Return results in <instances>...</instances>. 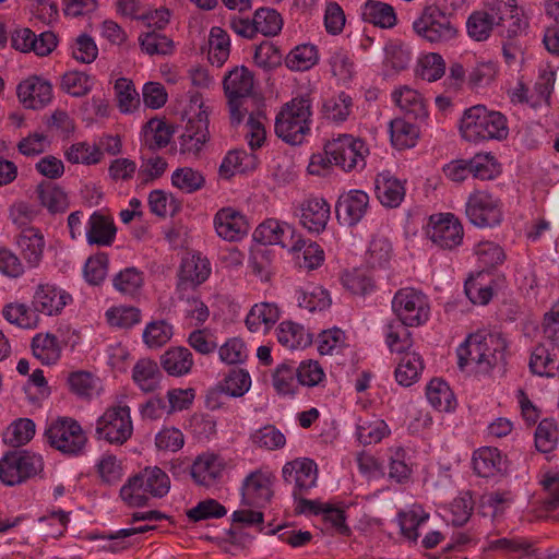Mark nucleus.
<instances>
[{
    "label": "nucleus",
    "instance_id": "24",
    "mask_svg": "<svg viewBox=\"0 0 559 559\" xmlns=\"http://www.w3.org/2000/svg\"><path fill=\"white\" fill-rule=\"evenodd\" d=\"M295 228L275 218H269L261 223L253 231V239L262 245H280L290 249L296 239Z\"/></svg>",
    "mask_w": 559,
    "mask_h": 559
},
{
    "label": "nucleus",
    "instance_id": "39",
    "mask_svg": "<svg viewBox=\"0 0 559 559\" xmlns=\"http://www.w3.org/2000/svg\"><path fill=\"white\" fill-rule=\"evenodd\" d=\"M132 379L143 392H153L159 386L162 372L155 361L143 358L134 365Z\"/></svg>",
    "mask_w": 559,
    "mask_h": 559
},
{
    "label": "nucleus",
    "instance_id": "18",
    "mask_svg": "<svg viewBox=\"0 0 559 559\" xmlns=\"http://www.w3.org/2000/svg\"><path fill=\"white\" fill-rule=\"evenodd\" d=\"M211 263L201 254H189L181 260L176 290L180 298L188 289H195L211 275Z\"/></svg>",
    "mask_w": 559,
    "mask_h": 559
},
{
    "label": "nucleus",
    "instance_id": "9",
    "mask_svg": "<svg viewBox=\"0 0 559 559\" xmlns=\"http://www.w3.org/2000/svg\"><path fill=\"white\" fill-rule=\"evenodd\" d=\"M324 152L334 165L344 171H352L365 167L369 150L361 139L340 133L325 142Z\"/></svg>",
    "mask_w": 559,
    "mask_h": 559
},
{
    "label": "nucleus",
    "instance_id": "30",
    "mask_svg": "<svg viewBox=\"0 0 559 559\" xmlns=\"http://www.w3.org/2000/svg\"><path fill=\"white\" fill-rule=\"evenodd\" d=\"M404 182L388 171L376 178V194L380 203L386 207H397L405 198Z\"/></svg>",
    "mask_w": 559,
    "mask_h": 559
},
{
    "label": "nucleus",
    "instance_id": "58",
    "mask_svg": "<svg viewBox=\"0 0 559 559\" xmlns=\"http://www.w3.org/2000/svg\"><path fill=\"white\" fill-rule=\"evenodd\" d=\"M429 514L419 507L399 513V523L404 537L411 542H417L418 527L427 522Z\"/></svg>",
    "mask_w": 559,
    "mask_h": 559
},
{
    "label": "nucleus",
    "instance_id": "42",
    "mask_svg": "<svg viewBox=\"0 0 559 559\" xmlns=\"http://www.w3.org/2000/svg\"><path fill=\"white\" fill-rule=\"evenodd\" d=\"M32 350L34 356L44 365L57 362L61 356V346L56 335L36 334L32 341Z\"/></svg>",
    "mask_w": 559,
    "mask_h": 559
},
{
    "label": "nucleus",
    "instance_id": "48",
    "mask_svg": "<svg viewBox=\"0 0 559 559\" xmlns=\"http://www.w3.org/2000/svg\"><path fill=\"white\" fill-rule=\"evenodd\" d=\"M424 369L423 359L417 353H405L395 369V379L403 386H411Z\"/></svg>",
    "mask_w": 559,
    "mask_h": 559
},
{
    "label": "nucleus",
    "instance_id": "32",
    "mask_svg": "<svg viewBox=\"0 0 559 559\" xmlns=\"http://www.w3.org/2000/svg\"><path fill=\"white\" fill-rule=\"evenodd\" d=\"M116 236V228L110 216L95 211L88 219L86 239L91 245L109 246Z\"/></svg>",
    "mask_w": 559,
    "mask_h": 559
},
{
    "label": "nucleus",
    "instance_id": "41",
    "mask_svg": "<svg viewBox=\"0 0 559 559\" xmlns=\"http://www.w3.org/2000/svg\"><path fill=\"white\" fill-rule=\"evenodd\" d=\"M2 316L9 323L26 330L35 329L39 322L34 307L17 301L3 306Z\"/></svg>",
    "mask_w": 559,
    "mask_h": 559
},
{
    "label": "nucleus",
    "instance_id": "4",
    "mask_svg": "<svg viewBox=\"0 0 559 559\" xmlns=\"http://www.w3.org/2000/svg\"><path fill=\"white\" fill-rule=\"evenodd\" d=\"M460 133L465 141L472 143L501 141L509 134L508 121L501 112L476 105L464 110Z\"/></svg>",
    "mask_w": 559,
    "mask_h": 559
},
{
    "label": "nucleus",
    "instance_id": "14",
    "mask_svg": "<svg viewBox=\"0 0 559 559\" xmlns=\"http://www.w3.org/2000/svg\"><path fill=\"white\" fill-rule=\"evenodd\" d=\"M427 238L441 249L452 250L463 241V226L452 213H439L429 217Z\"/></svg>",
    "mask_w": 559,
    "mask_h": 559
},
{
    "label": "nucleus",
    "instance_id": "37",
    "mask_svg": "<svg viewBox=\"0 0 559 559\" xmlns=\"http://www.w3.org/2000/svg\"><path fill=\"white\" fill-rule=\"evenodd\" d=\"M361 16L366 22L381 28H392L397 21L392 5L376 0H368L361 7Z\"/></svg>",
    "mask_w": 559,
    "mask_h": 559
},
{
    "label": "nucleus",
    "instance_id": "44",
    "mask_svg": "<svg viewBox=\"0 0 559 559\" xmlns=\"http://www.w3.org/2000/svg\"><path fill=\"white\" fill-rule=\"evenodd\" d=\"M390 136L393 146L396 148H411L417 143L419 128L403 118H396L390 122Z\"/></svg>",
    "mask_w": 559,
    "mask_h": 559
},
{
    "label": "nucleus",
    "instance_id": "53",
    "mask_svg": "<svg viewBox=\"0 0 559 559\" xmlns=\"http://www.w3.org/2000/svg\"><path fill=\"white\" fill-rule=\"evenodd\" d=\"M171 185L185 193H194L205 185L203 174L192 167H179L171 174Z\"/></svg>",
    "mask_w": 559,
    "mask_h": 559
},
{
    "label": "nucleus",
    "instance_id": "40",
    "mask_svg": "<svg viewBox=\"0 0 559 559\" xmlns=\"http://www.w3.org/2000/svg\"><path fill=\"white\" fill-rule=\"evenodd\" d=\"M473 465L480 477H491L502 469L503 459L497 448L484 447L475 451Z\"/></svg>",
    "mask_w": 559,
    "mask_h": 559
},
{
    "label": "nucleus",
    "instance_id": "15",
    "mask_svg": "<svg viewBox=\"0 0 559 559\" xmlns=\"http://www.w3.org/2000/svg\"><path fill=\"white\" fill-rule=\"evenodd\" d=\"M253 88V76L245 68H235L225 76L224 90L228 98L230 121L233 124H239L243 119L241 110V98L250 95Z\"/></svg>",
    "mask_w": 559,
    "mask_h": 559
},
{
    "label": "nucleus",
    "instance_id": "12",
    "mask_svg": "<svg viewBox=\"0 0 559 559\" xmlns=\"http://www.w3.org/2000/svg\"><path fill=\"white\" fill-rule=\"evenodd\" d=\"M49 444L68 455H79L85 448L87 438L81 425L68 417L58 418L46 429Z\"/></svg>",
    "mask_w": 559,
    "mask_h": 559
},
{
    "label": "nucleus",
    "instance_id": "8",
    "mask_svg": "<svg viewBox=\"0 0 559 559\" xmlns=\"http://www.w3.org/2000/svg\"><path fill=\"white\" fill-rule=\"evenodd\" d=\"M44 466V459L38 453L28 450L13 451L0 460V480L8 486L20 485L40 476Z\"/></svg>",
    "mask_w": 559,
    "mask_h": 559
},
{
    "label": "nucleus",
    "instance_id": "19",
    "mask_svg": "<svg viewBox=\"0 0 559 559\" xmlns=\"http://www.w3.org/2000/svg\"><path fill=\"white\" fill-rule=\"evenodd\" d=\"M217 236L226 241H239L250 229L247 217L238 210L226 206L219 209L213 218Z\"/></svg>",
    "mask_w": 559,
    "mask_h": 559
},
{
    "label": "nucleus",
    "instance_id": "63",
    "mask_svg": "<svg viewBox=\"0 0 559 559\" xmlns=\"http://www.w3.org/2000/svg\"><path fill=\"white\" fill-rule=\"evenodd\" d=\"M93 85L94 78L81 71H69L63 74L61 80L62 90L75 97L86 95Z\"/></svg>",
    "mask_w": 559,
    "mask_h": 559
},
{
    "label": "nucleus",
    "instance_id": "62",
    "mask_svg": "<svg viewBox=\"0 0 559 559\" xmlns=\"http://www.w3.org/2000/svg\"><path fill=\"white\" fill-rule=\"evenodd\" d=\"M266 117L263 111L251 112L246 122V139L252 151L263 146L266 140Z\"/></svg>",
    "mask_w": 559,
    "mask_h": 559
},
{
    "label": "nucleus",
    "instance_id": "11",
    "mask_svg": "<svg viewBox=\"0 0 559 559\" xmlns=\"http://www.w3.org/2000/svg\"><path fill=\"white\" fill-rule=\"evenodd\" d=\"M275 474L266 466H261L249 472L241 481V506L263 509L267 507L274 497Z\"/></svg>",
    "mask_w": 559,
    "mask_h": 559
},
{
    "label": "nucleus",
    "instance_id": "35",
    "mask_svg": "<svg viewBox=\"0 0 559 559\" xmlns=\"http://www.w3.org/2000/svg\"><path fill=\"white\" fill-rule=\"evenodd\" d=\"M276 337L281 345L288 349H299L309 346L312 342V335L304 325L283 321L276 329Z\"/></svg>",
    "mask_w": 559,
    "mask_h": 559
},
{
    "label": "nucleus",
    "instance_id": "27",
    "mask_svg": "<svg viewBox=\"0 0 559 559\" xmlns=\"http://www.w3.org/2000/svg\"><path fill=\"white\" fill-rule=\"evenodd\" d=\"M330 204L321 198H309L300 206V223L310 233H321L330 219Z\"/></svg>",
    "mask_w": 559,
    "mask_h": 559
},
{
    "label": "nucleus",
    "instance_id": "61",
    "mask_svg": "<svg viewBox=\"0 0 559 559\" xmlns=\"http://www.w3.org/2000/svg\"><path fill=\"white\" fill-rule=\"evenodd\" d=\"M143 282V273L133 266L121 270L112 278V285L115 289L123 295L129 296L136 294L142 287Z\"/></svg>",
    "mask_w": 559,
    "mask_h": 559
},
{
    "label": "nucleus",
    "instance_id": "50",
    "mask_svg": "<svg viewBox=\"0 0 559 559\" xmlns=\"http://www.w3.org/2000/svg\"><path fill=\"white\" fill-rule=\"evenodd\" d=\"M229 53V35L221 27H212L209 36V60L212 64L221 67L228 59Z\"/></svg>",
    "mask_w": 559,
    "mask_h": 559
},
{
    "label": "nucleus",
    "instance_id": "5",
    "mask_svg": "<svg viewBox=\"0 0 559 559\" xmlns=\"http://www.w3.org/2000/svg\"><path fill=\"white\" fill-rule=\"evenodd\" d=\"M311 104L308 93L286 103L275 119L276 135L289 144H300L310 130Z\"/></svg>",
    "mask_w": 559,
    "mask_h": 559
},
{
    "label": "nucleus",
    "instance_id": "16",
    "mask_svg": "<svg viewBox=\"0 0 559 559\" xmlns=\"http://www.w3.org/2000/svg\"><path fill=\"white\" fill-rule=\"evenodd\" d=\"M504 21L503 12L497 0L487 2L486 8L473 11L466 20L467 36L474 41H486L495 27Z\"/></svg>",
    "mask_w": 559,
    "mask_h": 559
},
{
    "label": "nucleus",
    "instance_id": "60",
    "mask_svg": "<svg viewBox=\"0 0 559 559\" xmlns=\"http://www.w3.org/2000/svg\"><path fill=\"white\" fill-rule=\"evenodd\" d=\"M34 435V421L29 418H19L7 428L4 441L12 447H21L31 441Z\"/></svg>",
    "mask_w": 559,
    "mask_h": 559
},
{
    "label": "nucleus",
    "instance_id": "36",
    "mask_svg": "<svg viewBox=\"0 0 559 559\" xmlns=\"http://www.w3.org/2000/svg\"><path fill=\"white\" fill-rule=\"evenodd\" d=\"M258 166V157L253 153L245 150L229 151L224 157L219 174L224 178H229L237 173H248L254 170Z\"/></svg>",
    "mask_w": 559,
    "mask_h": 559
},
{
    "label": "nucleus",
    "instance_id": "34",
    "mask_svg": "<svg viewBox=\"0 0 559 559\" xmlns=\"http://www.w3.org/2000/svg\"><path fill=\"white\" fill-rule=\"evenodd\" d=\"M503 12L504 21L500 24L502 27L501 35L513 38L526 31L528 20L524 16L523 11L518 8L516 0H497Z\"/></svg>",
    "mask_w": 559,
    "mask_h": 559
},
{
    "label": "nucleus",
    "instance_id": "33",
    "mask_svg": "<svg viewBox=\"0 0 559 559\" xmlns=\"http://www.w3.org/2000/svg\"><path fill=\"white\" fill-rule=\"evenodd\" d=\"M193 364V356L187 347H170L160 356V366L173 377L188 374Z\"/></svg>",
    "mask_w": 559,
    "mask_h": 559
},
{
    "label": "nucleus",
    "instance_id": "25",
    "mask_svg": "<svg viewBox=\"0 0 559 559\" xmlns=\"http://www.w3.org/2000/svg\"><path fill=\"white\" fill-rule=\"evenodd\" d=\"M369 197L361 190H350L342 194L336 203V215L347 225H356L367 213Z\"/></svg>",
    "mask_w": 559,
    "mask_h": 559
},
{
    "label": "nucleus",
    "instance_id": "10",
    "mask_svg": "<svg viewBox=\"0 0 559 559\" xmlns=\"http://www.w3.org/2000/svg\"><path fill=\"white\" fill-rule=\"evenodd\" d=\"M392 310L396 320L409 326H420L430 318L429 298L419 289L401 288L394 294Z\"/></svg>",
    "mask_w": 559,
    "mask_h": 559
},
{
    "label": "nucleus",
    "instance_id": "64",
    "mask_svg": "<svg viewBox=\"0 0 559 559\" xmlns=\"http://www.w3.org/2000/svg\"><path fill=\"white\" fill-rule=\"evenodd\" d=\"M342 282L344 287L354 295L365 296L373 292L374 281L366 270L355 269L346 272Z\"/></svg>",
    "mask_w": 559,
    "mask_h": 559
},
{
    "label": "nucleus",
    "instance_id": "21",
    "mask_svg": "<svg viewBox=\"0 0 559 559\" xmlns=\"http://www.w3.org/2000/svg\"><path fill=\"white\" fill-rule=\"evenodd\" d=\"M11 45L22 52L34 51L37 56H47L56 48L57 37L52 32L36 35L27 27H19L11 34Z\"/></svg>",
    "mask_w": 559,
    "mask_h": 559
},
{
    "label": "nucleus",
    "instance_id": "49",
    "mask_svg": "<svg viewBox=\"0 0 559 559\" xmlns=\"http://www.w3.org/2000/svg\"><path fill=\"white\" fill-rule=\"evenodd\" d=\"M319 61L318 49L314 45L304 44L295 47L286 56L285 64L293 71H307Z\"/></svg>",
    "mask_w": 559,
    "mask_h": 559
},
{
    "label": "nucleus",
    "instance_id": "6",
    "mask_svg": "<svg viewBox=\"0 0 559 559\" xmlns=\"http://www.w3.org/2000/svg\"><path fill=\"white\" fill-rule=\"evenodd\" d=\"M170 488L168 475L157 466L146 467L120 489V497L133 507L145 504L147 495L164 497Z\"/></svg>",
    "mask_w": 559,
    "mask_h": 559
},
{
    "label": "nucleus",
    "instance_id": "17",
    "mask_svg": "<svg viewBox=\"0 0 559 559\" xmlns=\"http://www.w3.org/2000/svg\"><path fill=\"white\" fill-rule=\"evenodd\" d=\"M282 476L285 483L294 485L292 495L297 499L316 487L318 466L311 459L298 457L284 464Z\"/></svg>",
    "mask_w": 559,
    "mask_h": 559
},
{
    "label": "nucleus",
    "instance_id": "13",
    "mask_svg": "<svg viewBox=\"0 0 559 559\" xmlns=\"http://www.w3.org/2000/svg\"><path fill=\"white\" fill-rule=\"evenodd\" d=\"M465 214L477 227H493L502 221V204L487 190H475L467 198Z\"/></svg>",
    "mask_w": 559,
    "mask_h": 559
},
{
    "label": "nucleus",
    "instance_id": "56",
    "mask_svg": "<svg viewBox=\"0 0 559 559\" xmlns=\"http://www.w3.org/2000/svg\"><path fill=\"white\" fill-rule=\"evenodd\" d=\"M37 194L40 204L52 214L64 212L69 206L68 197L63 190L51 183L39 185Z\"/></svg>",
    "mask_w": 559,
    "mask_h": 559
},
{
    "label": "nucleus",
    "instance_id": "43",
    "mask_svg": "<svg viewBox=\"0 0 559 559\" xmlns=\"http://www.w3.org/2000/svg\"><path fill=\"white\" fill-rule=\"evenodd\" d=\"M429 404L440 412H451L456 406V400L447 382L441 379H432L426 389Z\"/></svg>",
    "mask_w": 559,
    "mask_h": 559
},
{
    "label": "nucleus",
    "instance_id": "54",
    "mask_svg": "<svg viewBox=\"0 0 559 559\" xmlns=\"http://www.w3.org/2000/svg\"><path fill=\"white\" fill-rule=\"evenodd\" d=\"M289 251L302 252V260L299 261V265L307 270H314L324 262V251L320 245L313 241L307 242L301 237H297L292 245Z\"/></svg>",
    "mask_w": 559,
    "mask_h": 559
},
{
    "label": "nucleus",
    "instance_id": "7",
    "mask_svg": "<svg viewBox=\"0 0 559 559\" xmlns=\"http://www.w3.org/2000/svg\"><path fill=\"white\" fill-rule=\"evenodd\" d=\"M132 432L131 412L124 396L108 406L96 420V438L110 444H123Z\"/></svg>",
    "mask_w": 559,
    "mask_h": 559
},
{
    "label": "nucleus",
    "instance_id": "22",
    "mask_svg": "<svg viewBox=\"0 0 559 559\" xmlns=\"http://www.w3.org/2000/svg\"><path fill=\"white\" fill-rule=\"evenodd\" d=\"M17 97L27 109H41L52 99V86L49 81L33 75L17 85Z\"/></svg>",
    "mask_w": 559,
    "mask_h": 559
},
{
    "label": "nucleus",
    "instance_id": "29",
    "mask_svg": "<svg viewBox=\"0 0 559 559\" xmlns=\"http://www.w3.org/2000/svg\"><path fill=\"white\" fill-rule=\"evenodd\" d=\"M530 368L542 377H559V345H537L531 355Z\"/></svg>",
    "mask_w": 559,
    "mask_h": 559
},
{
    "label": "nucleus",
    "instance_id": "46",
    "mask_svg": "<svg viewBox=\"0 0 559 559\" xmlns=\"http://www.w3.org/2000/svg\"><path fill=\"white\" fill-rule=\"evenodd\" d=\"M117 106L122 114H132L140 107V95L133 82L119 78L114 85Z\"/></svg>",
    "mask_w": 559,
    "mask_h": 559
},
{
    "label": "nucleus",
    "instance_id": "31",
    "mask_svg": "<svg viewBox=\"0 0 559 559\" xmlns=\"http://www.w3.org/2000/svg\"><path fill=\"white\" fill-rule=\"evenodd\" d=\"M281 310L274 302H259L251 307L246 317V326L250 332H267L280 320Z\"/></svg>",
    "mask_w": 559,
    "mask_h": 559
},
{
    "label": "nucleus",
    "instance_id": "23",
    "mask_svg": "<svg viewBox=\"0 0 559 559\" xmlns=\"http://www.w3.org/2000/svg\"><path fill=\"white\" fill-rule=\"evenodd\" d=\"M225 461L215 453L205 452L197 456L191 466V477L195 484L204 487L216 485L223 477Z\"/></svg>",
    "mask_w": 559,
    "mask_h": 559
},
{
    "label": "nucleus",
    "instance_id": "47",
    "mask_svg": "<svg viewBox=\"0 0 559 559\" xmlns=\"http://www.w3.org/2000/svg\"><path fill=\"white\" fill-rule=\"evenodd\" d=\"M393 258L390 240L383 236H374L366 253V263L372 269H385Z\"/></svg>",
    "mask_w": 559,
    "mask_h": 559
},
{
    "label": "nucleus",
    "instance_id": "3",
    "mask_svg": "<svg viewBox=\"0 0 559 559\" xmlns=\"http://www.w3.org/2000/svg\"><path fill=\"white\" fill-rule=\"evenodd\" d=\"M412 28L421 40L435 47L452 46L461 37L455 16L437 4L426 5L413 21Z\"/></svg>",
    "mask_w": 559,
    "mask_h": 559
},
{
    "label": "nucleus",
    "instance_id": "38",
    "mask_svg": "<svg viewBox=\"0 0 559 559\" xmlns=\"http://www.w3.org/2000/svg\"><path fill=\"white\" fill-rule=\"evenodd\" d=\"M409 325L399 320H390L383 328L385 344L391 353H407L413 346L412 333L407 329Z\"/></svg>",
    "mask_w": 559,
    "mask_h": 559
},
{
    "label": "nucleus",
    "instance_id": "59",
    "mask_svg": "<svg viewBox=\"0 0 559 559\" xmlns=\"http://www.w3.org/2000/svg\"><path fill=\"white\" fill-rule=\"evenodd\" d=\"M145 144L151 150L163 148L168 145L171 139L169 126L159 119H151L143 129Z\"/></svg>",
    "mask_w": 559,
    "mask_h": 559
},
{
    "label": "nucleus",
    "instance_id": "26",
    "mask_svg": "<svg viewBox=\"0 0 559 559\" xmlns=\"http://www.w3.org/2000/svg\"><path fill=\"white\" fill-rule=\"evenodd\" d=\"M16 246L29 269L39 266L44 257L45 238L38 228H23L16 236Z\"/></svg>",
    "mask_w": 559,
    "mask_h": 559
},
{
    "label": "nucleus",
    "instance_id": "55",
    "mask_svg": "<svg viewBox=\"0 0 559 559\" xmlns=\"http://www.w3.org/2000/svg\"><path fill=\"white\" fill-rule=\"evenodd\" d=\"M64 157L71 164L95 165L102 160L103 153L96 145L76 142L64 151Z\"/></svg>",
    "mask_w": 559,
    "mask_h": 559
},
{
    "label": "nucleus",
    "instance_id": "57",
    "mask_svg": "<svg viewBox=\"0 0 559 559\" xmlns=\"http://www.w3.org/2000/svg\"><path fill=\"white\" fill-rule=\"evenodd\" d=\"M272 382L280 395H294L299 385L296 368L288 364L277 366L273 372Z\"/></svg>",
    "mask_w": 559,
    "mask_h": 559
},
{
    "label": "nucleus",
    "instance_id": "28",
    "mask_svg": "<svg viewBox=\"0 0 559 559\" xmlns=\"http://www.w3.org/2000/svg\"><path fill=\"white\" fill-rule=\"evenodd\" d=\"M392 102L409 118L425 119L428 116L427 100L417 90L403 85L391 94Z\"/></svg>",
    "mask_w": 559,
    "mask_h": 559
},
{
    "label": "nucleus",
    "instance_id": "20",
    "mask_svg": "<svg viewBox=\"0 0 559 559\" xmlns=\"http://www.w3.org/2000/svg\"><path fill=\"white\" fill-rule=\"evenodd\" d=\"M72 302V296L55 284H39L35 288L32 306L36 312L45 316H57Z\"/></svg>",
    "mask_w": 559,
    "mask_h": 559
},
{
    "label": "nucleus",
    "instance_id": "51",
    "mask_svg": "<svg viewBox=\"0 0 559 559\" xmlns=\"http://www.w3.org/2000/svg\"><path fill=\"white\" fill-rule=\"evenodd\" d=\"M106 322L116 329H131L141 322V311L133 306H112L105 311Z\"/></svg>",
    "mask_w": 559,
    "mask_h": 559
},
{
    "label": "nucleus",
    "instance_id": "2",
    "mask_svg": "<svg viewBox=\"0 0 559 559\" xmlns=\"http://www.w3.org/2000/svg\"><path fill=\"white\" fill-rule=\"evenodd\" d=\"M212 110L210 103L202 94L190 92L182 108L185 130L179 138L180 153L197 156L210 139L209 116Z\"/></svg>",
    "mask_w": 559,
    "mask_h": 559
},
{
    "label": "nucleus",
    "instance_id": "1",
    "mask_svg": "<svg viewBox=\"0 0 559 559\" xmlns=\"http://www.w3.org/2000/svg\"><path fill=\"white\" fill-rule=\"evenodd\" d=\"M506 349L507 341L500 333L479 329L457 346V365L460 369L487 376L503 361Z\"/></svg>",
    "mask_w": 559,
    "mask_h": 559
},
{
    "label": "nucleus",
    "instance_id": "45",
    "mask_svg": "<svg viewBox=\"0 0 559 559\" xmlns=\"http://www.w3.org/2000/svg\"><path fill=\"white\" fill-rule=\"evenodd\" d=\"M353 109V98L345 92H341L324 100L322 114L325 119L341 123L347 120Z\"/></svg>",
    "mask_w": 559,
    "mask_h": 559
},
{
    "label": "nucleus",
    "instance_id": "52",
    "mask_svg": "<svg viewBox=\"0 0 559 559\" xmlns=\"http://www.w3.org/2000/svg\"><path fill=\"white\" fill-rule=\"evenodd\" d=\"M464 290L467 298L475 305H487L493 296L491 281L487 280L484 271L469 277L465 282Z\"/></svg>",
    "mask_w": 559,
    "mask_h": 559
}]
</instances>
